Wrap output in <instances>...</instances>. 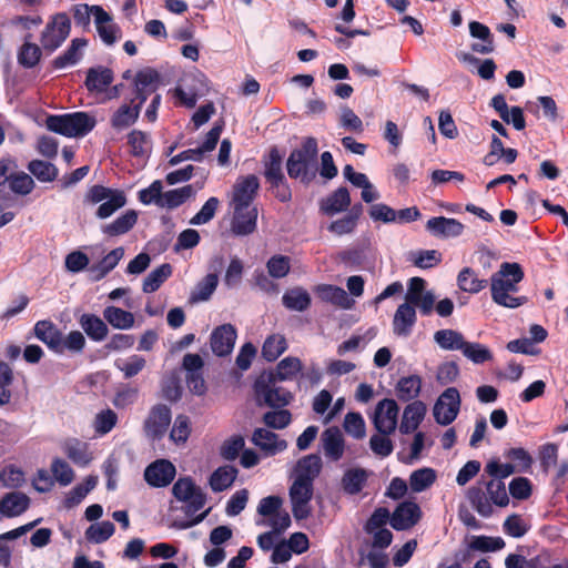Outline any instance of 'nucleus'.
<instances>
[{"mask_svg":"<svg viewBox=\"0 0 568 568\" xmlns=\"http://www.w3.org/2000/svg\"><path fill=\"white\" fill-rule=\"evenodd\" d=\"M172 274L170 264H162L148 274L143 281L142 290L145 293L155 292Z\"/></svg>","mask_w":568,"mask_h":568,"instance_id":"a18cd8bd","label":"nucleus"},{"mask_svg":"<svg viewBox=\"0 0 568 568\" xmlns=\"http://www.w3.org/2000/svg\"><path fill=\"white\" fill-rule=\"evenodd\" d=\"M313 485L293 481L290 487V499L293 516L297 520L306 519L312 511L311 500L313 497Z\"/></svg>","mask_w":568,"mask_h":568,"instance_id":"1a4fd4ad","label":"nucleus"},{"mask_svg":"<svg viewBox=\"0 0 568 568\" xmlns=\"http://www.w3.org/2000/svg\"><path fill=\"white\" fill-rule=\"evenodd\" d=\"M124 256V248L116 247L108 253L97 265L90 268L92 278L99 281L111 272Z\"/></svg>","mask_w":568,"mask_h":568,"instance_id":"f704fd0d","label":"nucleus"},{"mask_svg":"<svg viewBox=\"0 0 568 568\" xmlns=\"http://www.w3.org/2000/svg\"><path fill=\"white\" fill-rule=\"evenodd\" d=\"M60 347L54 353L63 354L69 351L74 354H80L85 347V337L80 331H71L68 335H60Z\"/></svg>","mask_w":568,"mask_h":568,"instance_id":"4d7b16f0","label":"nucleus"},{"mask_svg":"<svg viewBox=\"0 0 568 568\" xmlns=\"http://www.w3.org/2000/svg\"><path fill=\"white\" fill-rule=\"evenodd\" d=\"M420 514V508L416 503L404 501L394 510L390 525L396 530H406L419 520Z\"/></svg>","mask_w":568,"mask_h":568,"instance_id":"dca6fc26","label":"nucleus"},{"mask_svg":"<svg viewBox=\"0 0 568 568\" xmlns=\"http://www.w3.org/2000/svg\"><path fill=\"white\" fill-rule=\"evenodd\" d=\"M302 369V362L297 357L287 356L276 366L275 371L262 374L273 382H285L293 379Z\"/></svg>","mask_w":568,"mask_h":568,"instance_id":"a878e982","label":"nucleus"},{"mask_svg":"<svg viewBox=\"0 0 568 568\" xmlns=\"http://www.w3.org/2000/svg\"><path fill=\"white\" fill-rule=\"evenodd\" d=\"M252 442L265 456H274L285 450L287 447L286 440L266 428L255 429L252 435Z\"/></svg>","mask_w":568,"mask_h":568,"instance_id":"2eb2a0df","label":"nucleus"},{"mask_svg":"<svg viewBox=\"0 0 568 568\" xmlns=\"http://www.w3.org/2000/svg\"><path fill=\"white\" fill-rule=\"evenodd\" d=\"M95 27L99 37L106 45L114 44L120 38V28L103 8H95Z\"/></svg>","mask_w":568,"mask_h":568,"instance_id":"4be33fe9","label":"nucleus"},{"mask_svg":"<svg viewBox=\"0 0 568 568\" xmlns=\"http://www.w3.org/2000/svg\"><path fill=\"white\" fill-rule=\"evenodd\" d=\"M30 506V498L21 491H11L0 499V515L7 518L18 517Z\"/></svg>","mask_w":568,"mask_h":568,"instance_id":"5701e85b","label":"nucleus"},{"mask_svg":"<svg viewBox=\"0 0 568 568\" xmlns=\"http://www.w3.org/2000/svg\"><path fill=\"white\" fill-rule=\"evenodd\" d=\"M343 427L355 439H362L366 434V425L359 413L351 412L345 415Z\"/></svg>","mask_w":568,"mask_h":568,"instance_id":"bf43d9fd","label":"nucleus"},{"mask_svg":"<svg viewBox=\"0 0 568 568\" xmlns=\"http://www.w3.org/2000/svg\"><path fill=\"white\" fill-rule=\"evenodd\" d=\"M171 422V410L166 405L158 404L152 407L145 420V430L153 438H161Z\"/></svg>","mask_w":568,"mask_h":568,"instance_id":"a211bd4d","label":"nucleus"},{"mask_svg":"<svg viewBox=\"0 0 568 568\" xmlns=\"http://www.w3.org/2000/svg\"><path fill=\"white\" fill-rule=\"evenodd\" d=\"M145 365V358L136 354L126 358H119L114 362V366L123 374V377L126 379L136 376L144 369Z\"/></svg>","mask_w":568,"mask_h":568,"instance_id":"09e8293b","label":"nucleus"},{"mask_svg":"<svg viewBox=\"0 0 568 568\" xmlns=\"http://www.w3.org/2000/svg\"><path fill=\"white\" fill-rule=\"evenodd\" d=\"M126 204V197L123 191L114 190L110 196H108L103 203L100 204L97 211L99 219H108L115 211L120 210Z\"/></svg>","mask_w":568,"mask_h":568,"instance_id":"3c124183","label":"nucleus"},{"mask_svg":"<svg viewBox=\"0 0 568 568\" xmlns=\"http://www.w3.org/2000/svg\"><path fill=\"white\" fill-rule=\"evenodd\" d=\"M503 528L508 536L520 538L526 535L529 526L520 515L513 514L505 519Z\"/></svg>","mask_w":568,"mask_h":568,"instance_id":"774afa93","label":"nucleus"},{"mask_svg":"<svg viewBox=\"0 0 568 568\" xmlns=\"http://www.w3.org/2000/svg\"><path fill=\"white\" fill-rule=\"evenodd\" d=\"M458 287L467 293L477 294L487 286V281L479 278L470 267H464L457 276Z\"/></svg>","mask_w":568,"mask_h":568,"instance_id":"ea45409f","label":"nucleus"},{"mask_svg":"<svg viewBox=\"0 0 568 568\" xmlns=\"http://www.w3.org/2000/svg\"><path fill=\"white\" fill-rule=\"evenodd\" d=\"M158 81L159 74L156 71L149 68L139 71L134 78L136 91V98L134 100L140 101L143 95H145L146 99L148 95L156 89Z\"/></svg>","mask_w":568,"mask_h":568,"instance_id":"72a5a7b5","label":"nucleus"},{"mask_svg":"<svg viewBox=\"0 0 568 568\" xmlns=\"http://www.w3.org/2000/svg\"><path fill=\"white\" fill-rule=\"evenodd\" d=\"M138 214L133 210L126 211L112 223L102 227L104 234L109 236H118L128 233L136 223Z\"/></svg>","mask_w":568,"mask_h":568,"instance_id":"58836bf2","label":"nucleus"},{"mask_svg":"<svg viewBox=\"0 0 568 568\" xmlns=\"http://www.w3.org/2000/svg\"><path fill=\"white\" fill-rule=\"evenodd\" d=\"M351 204V197L346 187L337 189L323 203L322 210L329 215L345 211Z\"/></svg>","mask_w":568,"mask_h":568,"instance_id":"a19ab883","label":"nucleus"},{"mask_svg":"<svg viewBox=\"0 0 568 568\" xmlns=\"http://www.w3.org/2000/svg\"><path fill=\"white\" fill-rule=\"evenodd\" d=\"M103 318L115 329L128 331L134 326V315L113 305L103 310Z\"/></svg>","mask_w":568,"mask_h":568,"instance_id":"2f4dec72","label":"nucleus"},{"mask_svg":"<svg viewBox=\"0 0 568 568\" xmlns=\"http://www.w3.org/2000/svg\"><path fill=\"white\" fill-rule=\"evenodd\" d=\"M51 471L61 486H68L74 478V471L70 465L60 458H55L51 465Z\"/></svg>","mask_w":568,"mask_h":568,"instance_id":"338daca9","label":"nucleus"},{"mask_svg":"<svg viewBox=\"0 0 568 568\" xmlns=\"http://www.w3.org/2000/svg\"><path fill=\"white\" fill-rule=\"evenodd\" d=\"M113 81V72L105 67L90 68L87 73L85 87L90 92L101 93Z\"/></svg>","mask_w":568,"mask_h":568,"instance_id":"cd10ccee","label":"nucleus"},{"mask_svg":"<svg viewBox=\"0 0 568 568\" xmlns=\"http://www.w3.org/2000/svg\"><path fill=\"white\" fill-rule=\"evenodd\" d=\"M436 480V471L424 467L413 471L409 476V486L414 493H422L429 488Z\"/></svg>","mask_w":568,"mask_h":568,"instance_id":"8fccbe9b","label":"nucleus"},{"mask_svg":"<svg viewBox=\"0 0 568 568\" xmlns=\"http://www.w3.org/2000/svg\"><path fill=\"white\" fill-rule=\"evenodd\" d=\"M287 348L286 339L281 334H273L268 336L262 347V356L268 361L273 362L277 357H280Z\"/></svg>","mask_w":568,"mask_h":568,"instance_id":"864d4df0","label":"nucleus"},{"mask_svg":"<svg viewBox=\"0 0 568 568\" xmlns=\"http://www.w3.org/2000/svg\"><path fill=\"white\" fill-rule=\"evenodd\" d=\"M426 229L435 236L450 239L459 236L465 226L456 219L437 216L427 221Z\"/></svg>","mask_w":568,"mask_h":568,"instance_id":"412c9836","label":"nucleus"},{"mask_svg":"<svg viewBox=\"0 0 568 568\" xmlns=\"http://www.w3.org/2000/svg\"><path fill=\"white\" fill-rule=\"evenodd\" d=\"M237 470L232 466L217 468L210 477V486L213 491H222L229 488L235 480Z\"/></svg>","mask_w":568,"mask_h":568,"instance_id":"49530a36","label":"nucleus"},{"mask_svg":"<svg viewBox=\"0 0 568 568\" xmlns=\"http://www.w3.org/2000/svg\"><path fill=\"white\" fill-rule=\"evenodd\" d=\"M283 305L292 311L303 312L311 304L310 294L302 287H294L284 293Z\"/></svg>","mask_w":568,"mask_h":568,"instance_id":"79ce46f5","label":"nucleus"},{"mask_svg":"<svg viewBox=\"0 0 568 568\" xmlns=\"http://www.w3.org/2000/svg\"><path fill=\"white\" fill-rule=\"evenodd\" d=\"M64 453L74 464L80 466H87L92 460L87 444L77 439H71L65 443Z\"/></svg>","mask_w":568,"mask_h":568,"instance_id":"5fc2aeb1","label":"nucleus"},{"mask_svg":"<svg viewBox=\"0 0 568 568\" xmlns=\"http://www.w3.org/2000/svg\"><path fill=\"white\" fill-rule=\"evenodd\" d=\"M98 485V477L94 475H90L85 478L82 484L73 487L65 496L64 506L68 509H71L79 505L85 496L95 488Z\"/></svg>","mask_w":568,"mask_h":568,"instance_id":"4c0bfd02","label":"nucleus"},{"mask_svg":"<svg viewBox=\"0 0 568 568\" xmlns=\"http://www.w3.org/2000/svg\"><path fill=\"white\" fill-rule=\"evenodd\" d=\"M322 469V460L315 455L311 454L301 458L293 470V481L313 485L315 478L320 475Z\"/></svg>","mask_w":568,"mask_h":568,"instance_id":"f3484780","label":"nucleus"},{"mask_svg":"<svg viewBox=\"0 0 568 568\" xmlns=\"http://www.w3.org/2000/svg\"><path fill=\"white\" fill-rule=\"evenodd\" d=\"M459 410V392L455 387H449L445 389L435 402L433 415L437 424L448 426L456 419Z\"/></svg>","mask_w":568,"mask_h":568,"instance_id":"39448f33","label":"nucleus"},{"mask_svg":"<svg viewBox=\"0 0 568 568\" xmlns=\"http://www.w3.org/2000/svg\"><path fill=\"white\" fill-rule=\"evenodd\" d=\"M28 169L41 182H51L58 175V170L52 163L41 160L31 161Z\"/></svg>","mask_w":568,"mask_h":568,"instance_id":"052dcab7","label":"nucleus"},{"mask_svg":"<svg viewBox=\"0 0 568 568\" xmlns=\"http://www.w3.org/2000/svg\"><path fill=\"white\" fill-rule=\"evenodd\" d=\"M276 382L268 381L264 376H260L254 384V392L258 404H265L270 407H284L290 404L293 398L292 394L284 388L276 387Z\"/></svg>","mask_w":568,"mask_h":568,"instance_id":"423d86ee","label":"nucleus"},{"mask_svg":"<svg viewBox=\"0 0 568 568\" xmlns=\"http://www.w3.org/2000/svg\"><path fill=\"white\" fill-rule=\"evenodd\" d=\"M487 493H491V507H506L509 504V496L504 481L490 479L486 483Z\"/></svg>","mask_w":568,"mask_h":568,"instance_id":"680f3d73","label":"nucleus"},{"mask_svg":"<svg viewBox=\"0 0 568 568\" xmlns=\"http://www.w3.org/2000/svg\"><path fill=\"white\" fill-rule=\"evenodd\" d=\"M324 456L329 462H338L345 453V439L336 426L326 428L320 438Z\"/></svg>","mask_w":568,"mask_h":568,"instance_id":"f8f14e48","label":"nucleus"},{"mask_svg":"<svg viewBox=\"0 0 568 568\" xmlns=\"http://www.w3.org/2000/svg\"><path fill=\"white\" fill-rule=\"evenodd\" d=\"M434 341L446 351H462L465 343L459 332L449 328L437 331L434 334Z\"/></svg>","mask_w":568,"mask_h":568,"instance_id":"c03bdc74","label":"nucleus"},{"mask_svg":"<svg viewBox=\"0 0 568 568\" xmlns=\"http://www.w3.org/2000/svg\"><path fill=\"white\" fill-rule=\"evenodd\" d=\"M131 153L136 158H145L150 154L152 143L149 135L142 131H132L128 136Z\"/></svg>","mask_w":568,"mask_h":568,"instance_id":"6e6d98bb","label":"nucleus"},{"mask_svg":"<svg viewBox=\"0 0 568 568\" xmlns=\"http://www.w3.org/2000/svg\"><path fill=\"white\" fill-rule=\"evenodd\" d=\"M524 278V272L518 263H501L499 270L490 277L493 301L507 308H517L527 302L525 296H517L518 284Z\"/></svg>","mask_w":568,"mask_h":568,"instance_id":"f257e3e1","label":"nucleus"},{"mask_svg":"<svg viewBox=\"0 0 568 568\" xmlns=\"http://www.w3.org/2000/svg\"><path fill=\"white\" fill-rule=\"evenodd\" d=\"M144 102L145 95H143L136 103L135 100H132V103H134L133 105H121L111 118L112 126L116 130H124L134 124L139 118L141 106Z\"/></svg>","mask_w":568,"mask_h":568,"instance_id":"393cba45","label":"nucleus"},{"mask_svg":"<svg viewBox=\"0 0 568 568\" xmlns=\"http://www.w3.org/2000/svg\"><path fill=\"white\" fill-rule=\"evenodd\" d=\"M417 321L416 308L410 303H402L393 317V332L400 337H407L412 334L413 327Z\"/></svg>","mask_w":568,"mask_h":568,"instance_id":"6ab92c4d","label":"nucleus"},{"mask_svg":"<svg viewBox=\"0 0 568 568\" xmlns=\"http://www.w3.org/2000/svg\"><path fill=\"white\" fill-rule=\"evenodd\" d=\"M320 297L343 310H351L355 301L351 298L345 290L334 285H320L317 287Z\"/></svg>","mask_w":568,"mask_h":568,"instance_id":"c85d7f7f","label":"nucleus"},{"mask_svg":"<svg viewBox=\"0 0 568 568\" xmlns=\"http://www.w3.org/2000/svg\"><path fill=\"white\" fill-rule=\"evenodd\" d=\"M41 58V49L29 41H26L19 50L18 61L24 68H33Z\"/></svg>","mask_w":568,"mask_h":568,"instance_id":"e2e57ef3","label":"nucleus"},{"mask_svg":"<svg viewBox=\"0 0 568 568\" xmlns=\"http://www.w3.org/2000/svg\"><path fill=\"white\" fill-rule=\"evenodd\" d=\"M176 474L175 466L168 459H156L144 470V480L149 486L162 488L169 486Z\"/></svg>","mask_w":568,"mask_h":568,"instance_id":"9d476101","label":"nucleus"},{"mask_svg":"<svg viewBox=\"0 0 568 568\" xmlns=\"http://www.w3.org/2000/svg\"><path fill=\"white\" fill-rule=\"evenodd\" d=\"M390 434L378 433L374 434L369 438V447L372 452L382 458L388 457L393 450L394 445L389 438Z\"/></svg>","mask_w":568,"mask_h":568,"instance_id":"0e129e2a","label":"nucleus"},{"mask_svg":"<svg viewBox=\"0 0 568 568\" xmlns=\"http://www.w3.org/2000/svg\"><path fill=\"white\" fill-rule=\"evenodd\" d=\"M462 353L474 364H483L493 358V354L489 348L479 343H469L465 341Z\"/></svg>","mask_w":568,"mask_h":568,"instance_id":"13d9d810","label":"nucleus"},{"mask_svg":"<svg viewBox=\"0 0 568 568\" xmlns=\"http://www.w3.org/2000/svg\"><path fill=\"white\" fill-rule=\"evenodd\" d=\"M317 154L318 146L315 138H306L301 148L291 152L286 169L291 179L300 180L302 183L308 184L314 180L317 172Z\"/></svg>","mask_w":568,"mask_h":568,"instance_id":"f03ea898","label":"nucleus"},{"mask_svg":"<svg viewBox=\"0 0 568 568\" xmlns=\"http://www.w3.org/2000/svg\"><path fill=\"white\" fill-rule=\"evenodd\" d=\"M427 407L422 400H413L403 412L398 429L400 434L414 433L425 418Z\"/></svg>","mask_w":568,"mask_h":568,"instance_id":"aec40b11","label":"nucleus"},{"mask_svg":"<svg viewBox=\"0 0 568 568\" xmlns=\"http://www.w3.org/2000/svg\"><path fill=\"white\" fill-rule=\"evenodd\" d=\"M115 531L114 525L109 521H100L90 525L84 532L85 539L92 544H102L106 541Z\"/></svg>","mask_w":568,"mask_h":568,"instance_id":"de8ad7c7","label":"nucleus"},{"mask_svg":"<svg viewBox=\"0 0 568 568\" xmlns=\"http://www.w3.org/2000/svg\"><path fill=\"white\" fill-rule=\"evenodd\" d=\"M399 406L395 399L384 398L377 403L373 425L378 433L393 434L398 425Z\"/></svg>","mask_w":568,"mask_h":568,"instance_id":"6e6552de","label":"nucleus"},{"mask_svg":"<svg viewBox=\"0 0 568 568\" xmlns=\"http://www.w3.org/2000/svg\"><path fill=\"white\" fill-rule=\"evenodd\" d=\"M34 336L52 352L60 347L61 331L49 320L38 321L33 327Z\"/></svg>","mask_w":568,"mask_h":568,"instance_id":"bb28decb","label":"nucleus"},{"mask_svg":"<svg viewBox=\"0 0 568 568\" xmlns=\"http://www.w3.org/2000/svg\"><path fill=\"white\" fill-rule=\"evenodd\" d=\"M236 329L232 324H223L213 329L211 334V348L217 356L229 355L236 341Z\"/></svg>","mask_w":568,"mask_h":568,"instance_id":"4468645a","label":"nucleus"},{"mask_svg":"<svg viewBox=\"0 0 568 568\" xmlns=\"http://www.w3.org/2000/svg\"><path fill=\"white\" fill-rule=\"evenodd\" d=\"M172 494L184 504L183 510L189 517L194 516L206 503L205 494L190 477L179 478L172 487Z\"/></svg>","mask_w":568,"mask_h":568,"instance_id":"20e7f679","label":"nucleus"},{"mask_svg":"<svg viewBox=\"0 0 568 568\" xmlns=\"http://www.w3.org/2000/svg\"><path fill=\"white\" fill-rule=\"evenodd\" d=\"M87 47V40L82 38H75L71 41L70 47L67 51L57 57L53 61V65L57 69H64L70 65L77 64L82 58L84 48Z\"/></svg>","mask_w":568,"mask_h":568,"instance_id":"473e14b6","label":"nucleus"},{"mask_svg":"<svg viewBox=\"0 0 568 568\" xmlns=\"http://www.w3.org/2000/svg\"><path fill=\"white\" fill-rule=\"evenodd\" d=\"M194 195L192 185H185L179 189L164 192L162 195L161 207L175 209L182 205L186 200Z\"/></svg>","mask_w":568,"mask_h":568,"instance_id":"603ef678","label":"nucleus"},{"mask_svg":"<svg viewBox=\"0 0 568 568\" xmlns=\"http://www.w3.org/2000/svg\"><path fill=\"white\" fill-rule=\"evenodd\" d=\"M234 214L231 222V230L235 235L244 236L253 233L256 229V206H233Z\"/></svg>","mask_w":568,"mask_h":568,"instance_id":"ddd939ff","label":"nucleus"},{"mask_svg":"<svg viewBox=\"0 0 568 568\" xmlns=\"http://www.w3.org/2000/svg\"><path fill=\"white\" fill-rule=\"evenodd\" d=\"M71 29L70 19L65 13L55 14L45 26L41 34V45L50 52L57 50L69 37Z\"/></svg>","mask_w":568,"mask_h":568,"instance_id":"0eeeda50","label":"nucleus"},{"mask_svg":"<svg viewBox=\"0 0 568 568\" xmlns=\"http://www.w3.org/2000/svg\"><path fill=\"white\" fill-rule=\"evenodd\" d=\"M422 388V378L417 375L402 377L395 387L396 396L402 402L415 399Z\"/></svg>","mask_w":568,"mask_h":568,"instance_id":"e433bc0d","label":"nucleus"},{"mask_svg":"<svg viewBox=\"0 0 568 568\" xmlns=\"http://www.w3.org/2000/svg\"><path fill=\"white\" fill-rule=\"evenodd\" d=\"M219 284V277L214 273L207 274L203 280H201L193 291L191 292L190 300L193 303H200L207 301L212 294L215 292L216 286Z\"/></svg>","mask_w":568,"mask_h":568,"instance_id":"37998d69","label":"nucleus"},{"mask_svg":"<svg viewBox=\"0 0 568 568\" xmlns=\"http://www.w3.org/2000/svg\"><path fill=\"white\" fill-rule=\"evenodd\" d=\"M95 123V118L87 112L49 115L45 121L48 130L68 138L87 135L94 129Z\"/></svg>","mask_w":568,"mask_h":568,"instance_id":"7ed1b4c3","label":"nucleus"},{"mask_svg":"<svg viewBox=\"0 0 568 568\" xmlns=\"http://www.w3.org/2000/svg\"><path fill=\"white\" fill-rule=\"evenodd\" d=\"M118 422V416L112 409H104L94 418V430L99 435H105L112 430Z\"/></svg>","mask_w":568,"mask_h":568,"instance_id":"69168bd1","label":"nucleus"},{"mask_svg":"<svg viewBox=\"0 0 568 568\" xmlns=\"http://www.w3.org/2000/svg\"><path fill=\"white\" fill-rule=\"evenodd\" d=\"M79 324L84 333L94 342L103 341L109 333L106 323L94 314H82Z\"/></svg>","mask_w":568,"mask_h":568,"instance_id":"c756f323","label":"nucleus"},{"mask_svg":"<svg viewBox=\"0 0 568 568\" xmlns=\"http://www.w3.org/2000/svg\"><path fill=\"white\" fill-rule=\"evenodd\" d=\"M368 478V471L361 467H353L345 470L341 485L348 495H356L362 491Z\"/></svg>","mask_w":568,"mask_h":568,"instance_id":"7c9ffc66","label":"nucleus"},{"mask_svg":"<svg viewBox=\"0 0 568 568\" xmlns=\"http://www.w3.org/2000/svg\"><path fill=\"white\" fill-rule=\"evenodd\" d=\"M467 499L470 503L471 507L485 518H488L494 513V507H491V493H487L486 483L477 484L476 486L470 487L467 490Z\"/></svg>","mask_w":568,"mask_h":568,"instance_id":"b1692460","label":"nucleus"},{"mask_svg":"<svg viewBox=\"0 0 568 568\" xmlns=\"http://www.w3.org/2000/svg\"><path fill=\"white\" fill-rule=\"evenodd\" d=\"M265 178L267 182L274 187H280L284 182V174L282 171V156L277 149H272L265 162Z\"/></svg>","mask_w":568,"mask_h":568,"instance_id":"c9c22d12","label":"nucleus"},{"mask_svg":"<svg viewBox=\"0 0 568 568\" xmlns=\"http://www.w3.org/2000/svg\"><path fill=\"white\" fill-rule=\"evenodd\" d=\"M260 181L256 175L241 176L233 186V206H254L253 201L257 194Z\"/></svg>","mask_w":568,"mask_h":568,"instance_id":"9b49d317","label":"nucleus"}]
</instances>
